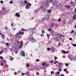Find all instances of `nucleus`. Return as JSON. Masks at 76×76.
I'll list each match as a JSON object with an SVG mask.
<instances>
[{"instance_id": "obj_34", "label": "nucleus", "mask_w": 76, "mask_h": 76, "mask_svg": "<svg viewBox=\"0 0 76 76\" xmlns=\"http://www.w3.org/2000/svg\"><path fill=\"white\" fill-rule=\"evenodd\" d=\"M3 52H4V51H3V50H1L0 51V54H2V53H3Z\"/></svg>"}, {"instance_id": "obj_38", "label": "nucleus", "mask_w": 76, "mask_h": 76, "mask_svg": "<svg viewBox=\"0 0 76 76\" xmlns=\"http://www.w3.org/2000/svg\"><path fill=\"white\" fill-rule=\"evenodd\" d=\"M42 34H44L45 33V31L44 30H43L42 31Z\"/></svg>"}, {"instance_id": "obj_18", "label": "nucleus", "mask_w": 76, "mask_h": 76, "mask_svg": "<svg viewBox=\"0 0 76 76\" xmlns=\"http://www.w3.org/2000/svg\"><path fill=\"white\" fill-rule=\"evenodd\" d=\"M52 30V29H51V28H49L48 30V32H51Z\"/></svg>"}, {"instance_id": "obj_3", "label": "nucleus", "mask_w": 76, "mask_h": 76, "mask_svg": "<svg viewBox=\"0 0 76 76\" xmlns=\"http://www.w3.org/2000/svg\"><path fill=\"white\" fill-rule=\"evenodd\" d=\"M75 2H73L72 1H71V6H72V7H73V6H74V5L76 3V0H75Z\"/></svg>"}, {"instance_id": "obj_11", "label": "nucleus", "mask_w": 76, "mask_h": 76, "mask_svg": "<svg viewBox=\"0 0 76 76\" xmlns=\"http://www.w3.org/2000/svg\"><path fill=\"white\" fill-rule=\"evenodd\" d=\"M64 7H66V8H68V9H69L70 7V6H68L67 5H66L64 6Z\"/></svg>"}, {"instance_id": "obj_59", "label": "nucleus", "mask_w": 76, "mask_h": 76, "mask_svg": "<svg viewBox=\"0 0 76 76\" xmlns=\"http://www.w3.org/2000/svg\"><path fill=\"white\" fill-rule=\"evenodd\" d=\"M6 45H9V43H7L6 44Z\"/></svg>"}, {"instance_id": "obj_42", "label": "nucleus", "mask_w": 76, "mask_h": 76, "mask_svg": "<svg viewBox=\"0 0 76 76\" xmlns=\"http://www.w3.org/2000/svg\"><path fill=\"white\" fill-rule=\"evenodd\" d=\"M5 30H7V29H8V28H7V27H6L5 28Z\"/></svg>"}, {"instance_id": "obj_49", "label": "nucleus", "mask_w": 76, "mask_h": 76, "mask_svg": "<svg viewBox=\"0 0 76 76\" xmlns=\"http://www.w3.org/2000/svg\"><path fill=\"white\" fill-rule=\"evenodd\" d=\"M0 3H1L3 4V3L4 2H3V1H0Z\"/></svg>"}, {"instance_id": "obj_31", "label": "nucleus", "mask_w": 76, "mask_h": 76, "mask_svg": "<svg viewBox=\"0 0 76 76\" xmlns=\"http://www.w3.org/2000/svg\"><path fill=\"white\" fill-rule=\"evenodd\" d=\"M48 13H51V10H49L48 11Z\"/></svg>"}, {"instance_id": "obj_4", "label": "nucleus", "mask_w": 76, "mask_h": 76, "mask_svg": "<svg viewBox=\"0 0 76 76\" xmlns=\"http://www.w3.org/2000/svg\"><path fill=\"white\" fill-rule=\"evenodd\" d=\"M55 25H56V24H55V23H51L50 26V28H54V27L55 26Z\"/></svg>"}, {"instance_id": "obj_48", "label": "nucleus", "mask_w": 76, "mask_h": 76, "mask_svg": "<svg viewBox=\"0 0 76 76\" xmlns=\"http://www.w3.org/2000/svg\"><path fill=\"white\" fill-rule=\"evenodd\" d=\"M40 36L41 37H43V36H44V34H40Z\"/></svg>"}, {"instance_id": "obj_63", "label": "nucleus", "mask_w": 76, "mask_h": 76, "mask_svg": "<svg viewBox=\"0 0 76 76\" xmlns=\"http://www.w3.org/2000/svg\"><path fill=\"white\" fill-rule=\"evenodd\" d=\"M14 74L15 75H17V72H15L14 73Z\"/></svg>"}, {"instance_id": "obj_5", "label": "nucleus", "mask_w": 76, "mask_h": 76, "mask_svg": "<svg viewBox=\"0 0 76 76\" xmlns=\"http://www.w3.org/2000/svg\"><path fill=\"white\" fill-rule=\"evenodd\" d=\"M35 28H31L30 29V31H31V32H35Z\"/></svg>"}, {"instance_id": "obj_25", "label": "nucleus", "mask_w": 76, "mask_h": 76, "mask_svg": "<svg viewBox=\"0 0 76 76\" xmlns=\"http://www.w3.org/2000/svg\"><path fill=\"white\" fill-rule=\"evenodd\" d=\"M19 34H19V33H17V35H16V37H18V36H19Z\"/></svg>"}, {"instance_id": "obj_37", "label": "nucleus", "mask_w": 76, "mask_h": 76, "mask_svg": "<svg viewBox=\"0 0 76 76\" xmlns=\"http://www.w3.org/2000/svg\"><path fill=\"white\" fill-rule=\"evenodd\" d=\"M12 3H13V1H10V4H12Z\"/></svg>"}, {"instance_id": "obj_29", "label": "nucleus", "mask_w": 76, "mask_h": 76, "mask_svg": "<svg viewBox=\"0 0 76 76\" xmlns=\"http://www.w3.org/2000/svg\"><path fill=\"white\" fill-rule=\"evenodd\" d=\"M50 49H51V50H54V47H52L50 48Z\"/></svg>"}, {"instance_id": "obj_58", "label": "nucleus", "mask_w": 76, "mask_h": 76, "mask_svg": "<svg viewBox=\"0 0 76 76\" xmlns=\"http://www.w3.org/2000/svg\"><path fill=\"white\" fill-rule=\"evenodd\" d=\"M0 58H1V59H3V57L1 56H0Z\"/></svg>"}, {"instance_id": "obj_13", "label": "nucleus", "mask_w": 76, "mask_h": 76, "mask_svg": "<svg viewBox=\"0 0 76 76\" xmlns=\"http://www.w3.org/2000/svg\"><path fill=\"white\" fill-rule=\"evenodd\" d=\"M33 38V37H28V39L30 40V41H32V38Z\"/></svg>"}, {"instance_id": "obj_33", "label": "nucleus", "mask_w": 76, "mask_h": 76, "mask_svg": "<svg viewBox=\"0 0 76 76\" xmlns=\"http://www.w3.org/2000/svg\"><path fill=\"white\" fill-rule=\"evenodd\" d=\"M60 74V72H58L56 73V75H59Z\"/></svg>"}, {"instance_id": "obj_39", "label": "nucleus", "mask_w": 76, "mask_h": 76, "mask_svg": "<svg viewBox=\"0 0 76 76\" xmlns=\"http://www.w3.org/2000/svg\"><path fill=\"white\" fill-rule=\"evenodd\" d=\"M24 2L25 3V4H27V1H24Z\"/></svg>"}, {"instance_id": "obj_28", "label": "nucleus", "mask_w": 76, "mask_h": 76, "mask_svg": "<svg viewBox=\"0 0 76 76\" xmlns=\"http://www.w3.org/2000/svg\"><path fill=\"white\" fill-rule=\"evenodd\" d=\"M6 10V9L4 7H2V11L3 10Z\"/></svg>"}, {"instance_id": "obj_41", "label": "nucleus", "mask_w": 76, "mask_h": 76, "mask_svg": "<svg viewBox=\"0 0 76 76\" xmlns=\"http://www.w3.org/2000/svg\"><path fill=\"white\" fill-rule=\"evenodd\" d=\"M58 22H60V21H61V19L60 18H59L58 20Z\"/></svg>"}, {"instance_id": "obj_12", "label": "nucleus", "mask_w": 76, "mask_h": 76, "mask_svg": "<svg viewBox=\"0 0 76 76\" xmlns=\"http://www.w3.org/2000/svg\"><path fill=\"white\" fill-rule=\"evenodd\" d=\"M51 32L52 33V35H55L56 34V32L55 31H52Z\"/></svg>"}, {"instance_id": "obj_26", "label": "nucleus", "mask_w": 76, "mask_h": 76, "mask_svg": "<svg viewBox=\"0 0 76 76\" xmlns=\"http://www.w3.org/2000/svg\"><path fill=\"white\" fill-rule=\"evenodd\" d=\"M39 8L37 10H35V12H38V11H39Z\"/></svg>"}, {"instance_id": "obj_22", "label": "nucleus", "mask_w": 76, "mask_h": 76, "mask_svg": "<svg viewBox=\"0 0 76 76\" xmlns=\"http://www.w3.org/2000/svg\"><path fill=\"white\" fill-rule=\"evenodd\" d=\"M20 34H22V35H23L24 34V32H19Z\"/></svg>"}, {"instance_id": "obj_45", "label": "nucleus", "mask_w": 76, "mask_h": 76, "mask_svg": "<svg viewBox=\"0 0 76 76\" xmlns=\"http://www.w3.org/2000/svg\"><path fill=\"white\" fill-rule=\"evenodd\" d=\"M74 13H76V8H75L74 11Z\"/></svg>"}, {"instance_id": "obj_20", "label": "nucleus", "mask_w": 76, "mask_h": 76, "mask_svg": "<svg viewBox=\"0 0 76 76\" xmlns=\"http://www.w3.org/2000/svg\"><path fill=\"white\" fill-rule=\"evenodd\" d=\"M27 75V76H29V72H26L25 73Z\"/></svg>"}, {"instance_id": "obj_40", "label": "nucleus", "mask_w": 76, "mask_h": 76, "mask_svg": "<svg viewBox=\"0 0 76 76\" xmlns=\"http://www.w3.org/2000/svg\"><path fill=\"white\" fill-rule=\"evenodd\" d=\"M14 25L13 24V23H11V26H13Z\"/></svg>"}, {"instance_id": "obj_60", "label": "nucleus", "mask_w": 76, "mask_h": 76, "mask_svg": "<svg viewBox=\"0 0 76 76\" xmlns=\"http://www.w3.org/2000/svg\"><path fill=\"white\" fill-rule=\"evenodd\" d=\"M32 40H33V41H35V39L34 38H32Z\"/></svg>"}, {"instance_id": "obj_61", "label": "nucleus", "mask_w": 76, "mask_h": 76, "mask_svg": "<svg viewBox=\"0 0 76 76\" xmlns=\"http://www.w3.org/2000/svg\"><path fill=\"white\" fill-rule=\"evenodd\" d=\"M36 74L37 75H38L39 74V72H36Z\"/></svg>"}, {"instance_id": "obj_21", "label": "nucleus", "mask_w": 76, "mask_h": 76, "mask_svg": "<svg viewBox=\"0 0 76 76\" xmlns=\"http://www.w3.org/2000/svg\"><path fill=\"white\" fill-rule=\"evenodd\" d=\"M58 64H59V66H61V65H62L63 64V63H58Z\"/></svg>"}, {"instance_id": "obj_35", "label": "nucleus", "mask_w": 76, "mask_h": 76, "mask_svg": "<svg viewBox=\"0 0 76 76\" xmlns=\"http://www.w3.org/2000/svg\"><path fill=\"white\" fill-rule=\"evenodd\" d=\"M49 61L50 62V63H51L52 64L54 63V61H52V60H51L50 61Z\"/></svg>"}, {"instance_id": "obj_16", "label": "nucleus", "mask_w": 76, "mask_h": 76, "mask_svg": "<svg viewBox=\"0 0 76 76\" xmlns=\"http://www.w3.org/2000/svg\"><path fill=\"white\" fill-rule=\"evenodd\" d=\"M10 57H11V58H9V59L10 60H13V59H14V58H12V57L11 56H10Z\"/></svg>"}, {"instance_id": "obj_24", "label": "nucleus", "mask_w": 76, "mask_h": 76, "mask_svg": "<svg viewBox=\"0 0 76 76\" xmlns=\"http://www.w3.org/2000/svg\"><path fill=\"white\" fill-rule=\"evenodd\" d=\"M65 23H66V21L65 20H64L63 22H62V23L64 24H64H65Z\"/></svg>"}, {"instance_id": "obj_57", "label": "nucleus", "mask_w": 76, "mask_h": 76, "mask_svg": "<svg viewBox=\"0 0 76 76\" xmlns=\"http://www.w3.org/2000/svg\"><path fill=\"white\" fill-rule=\"evenodd\" d=\"M26 66H27V67H28L29 66V65L28 64H27Z\"/></svg>"}, {"instance_id": "obj_54", "label": "nucleus", "mask_w": 76, "mask_h": 76, "mask_svg": "<svg viewBox=\"0 0 76 76\" xmlns=\"http://www.w3.org/2000/svg\"><path fill=\"white\" fill-rule=\"evenodd\" d=\"M37 62H38V61H39V59H37Z\"/></svg>"}, {"instance_id": "obj_46", "label": "nucleus", "mask_w": 76, "mask_h": 76, "mask_svg": "<svg viewBox=\"0 0 76 76\" xmlns=\"http://www.w3.org/2000/svg\"><path fill=\"white\" fill-rule=\"evenodd\" d=\"M72 45H73V46H74V47H76V44H73Z\"/></svg>"}, {"instance_id": "obj_51", "label": "nucleus", "mask_w": 76, "mask_h": 76, "mask_svg": "<svg viewBox=\"0 0 76 76\" xmlns=\"http://www.w3.org/2000/svg\"><path fill=\"white\" fill-rule=\"evenodd\" d=\"M74 30H72V31L71 32V33H73V32H74Z\"/></svg>"}, {"instance_id": "obj_55", "label": "nucleus", "mask_w": 76, "mask_h": 76, "mask_svg": "<svg viewBox=\"0 0 76 76\" xmlns=\"http://www.w3.org/2000/svg\"><path fill=\"white\" fill-rule=\"evenodd\" d=\"M65 66H69V65H68V64H65Z\"/></svg>"}, {"instance_id": "obj_53", "label": "nucleus", "mask_w": 76, "mask_h": 76, "mask_svg": "<svg viewBox=\"0 0 76 76\" xmlns=\"http://www.w3.org/2000/svg\"><path fill=\"white\" fill-rule=\"evenodd\" d=\"M46 19H48L49 18H48V16H46Z\"/></svg>"}, {"instance_id": "obj_14", "label": "nucleus", "mask_w": 76, "mask_h": 76, "mask_svg": "<svg viewBox=\"0 0 76 76\" xmlns=\"http://www.w3.org/2000/svg\"><path fill=\"white\" fill-rule=\"evenodd\" d=\"M2 38L3 39L5 38V36L4 34H3L1 36Z\"/></svg>"}, {"instance_id": "obj_6", "label": "nucleus", "mask_w": 76, "mask_h": 76, "mask_svg": "<svg viewBox=\"0 0 76 76\" xmlns=\"http://www.w3.org/2000/svg\"><path fill=\"white\" fill-rule=\"evenodd\" d=\"M6 63V61L4 60L2 61L1 62V66H3L4 65V63Z\"/></svg>"}, {"instance_id": "obj_1", "label": "nucleus", "mask_w": 76, "mask_h": 76, "mask_svg": "<svg viewBox=\"0 0 76 76\" xmlns=\"http://www.w3.org/2000/svg\"><path fill=\"white\" fill-rule=\"evenodd\" d=\"M45 3H46L45 4V5H41L40 6V9H42V10L43 12H45L46 10H47V8L46 6H47V4L49 3L48 2H47L46 1L45 2Z\"/></svg>"}, {"instance_id": "obj_30", "label": "nucleus", "mask_w": 76, "mask_h": 76, "mask_svg": "<svg viewBox=\"0 0 76 76\" xmlns=\"http://www.w3.org/2000/svg\"><path fill=\"white\" fill-rule=\"evenodd\" d=\"M62 53H64V54H66V51H62Z\"/></svg>"}, {"instance_id": "obj_62", "label": "nucleus", "mask_w": 76, "mask_h": 76, "mask_svg": "<svg viewBox=\"0 0 76 76\" xmlns=\"http://www.w3.org/2000/svg\"><path fill=\"white\" fill-rule=\"evenodd\" d=\"M25 75V73H22V74H21V75L22 76H23V75Z\"/></svg>"}, {"instance_id": "obj_15", "label": "nucleus", "mask_w": 76, "mask_h": 76, "mask_svg": "<svg viewBox=\"0 0 76 76\" xmlns=\"http://www.w3.org/2000/svg\"><path fill=\"white\" fill-rule=\"evenodd\" d=\"M15 16L17 17H20V15H19L18 13H16L15 14Z\"/></svg>"}, {"instance_id": "obj_19", "label": "nucleus", "mask_w": 76, "mask_h": 76, "mask_svg": "<svg viewBox=\"0 0 76 76\" xmlns=\"http://www.w3.org/2000/svg\"><path fill=\"white\" fill-rule=\"evenodd\" d=\"M20 44V45L18 46L19 48H21L22 47V44Z\"/></svg>"}, {"instance_id": "obj_56", "label": "nucleus", "mask_w": 76, "mask_h": 76, "mask_svg": "<svg viewBox=\"0 0 76 76\" xmlns=\"http://www.w3.org/2000/svg\"><path fill=\"white\" fill-rule=\"evenodd\" d=\"M51 74H53L54 73V72L52 71L51 72Z\"/></svg>"}, {"instance_id": "obj_27", "label": "nucleus", "mask_w": 76, "mask_h": 76, "mask_svg": "<svg viewBox=\"0 0 76 76\" xmlns=\"http://www.w3.org/2000/svg\"><path fill=\"white\" fill-rule=\"evenodd\" d=\"M46 18L47 17H44L42 19V20H45L46 19Z\"/></svg>"}, {"instance_id": "obj_17", "label": "nucleus", "mask_w": 76, "mask_h": 76, "mask_svg": "<svg viewBox=\"0 0 76 76\" xmlns=\"http://www.w3.org/2000/svg\"><path fill=\"white\" fill-rule=\"evenodd\" d=\"M46 64V63H45V62H44V63H42V65L43 67V66H45Z\"/></svg>"}, {"instance_id": "obj_23", "label": "nucleus", "mask_w": 76, "mask_h": 76, "mask_svg": "<svg viewBox=\"0 0 76 76\" xmlns=\"http://www.w3.org/2000/svg\"><path fill=\"white\" fill-rule=\"evenodd\" d=\"M21 29V31H26V29L23 28H22Z\"/></svg>"}, {"instance_id": "obj_50", "label": "nucleus", "mask_w": 76, "mask_h": 76, "mask_svg": "<svg viewBox=\"0 0 76 76\" xmlns=\"http://www.w3.org/2000/svg\"><path fill=\"white\" fill-rule=\"evenodd\" d=\"M62 70V69H60V68H59V72H61V71Z\"/></svg>"}, {"instance_id": "obj_8", "label": "nucleus", "mask_w": 76, "mask_h": 76, "mask_svg": "<svg viewBox=\"0 0 76 76\" xmlns=\"http://www.w3.org/2000/svg\"><path fill=\"white\" fill-rule=\"evenodd\" d=\"M72 18L74 20H75L76 19V13H74V15L73 16Z\"/></svg>"}, {"instance_id": "obj_2", "label": "nucleus", "mask_w": 76, "mask_h": 76, "mask_svg": "<svg viewBox=\"0 0 76 76\" xmlns=\"http://www.w3.org/2000/svg\"><path fill=\"white\" fill-rule=\"evenodd\" d=\"M31 5H32L31 4L29 3H28L27 4L26 6V9H29V7H31Z\"/></svg>"}, {"instance_id": "obj_47", "label": "nucleus", "mask_w": 76, "mask_h": 76, "mask_svg": "<svg viewBox=\"0 0 76 76\" xmlns=\"http://www.w3.org/2000/svg\"><path fill=\"white\" fill-rule=\"evenodd\" d=\"M64 72H66L67 71V69L65 68L64 69Z\"/></svg>"}, {"instance_id": "obj_7", "label": "nucleus", "mask_w": 76, "mask_h": 76, "mask_svg": "<svg viewBox=\"0 0 76 76\" xmlns=\"http://www.w3.org/2000/svg\"><path fill=\"white\" fill-rule=\"evenodd\" d=\"M58 35L60 37V36H61V37H64V36L62 34H61L59 33H57L56 35H55V36Z\"/></svg>"}, {"instance_id": "obj_43", "label": "nucleus", "mask_w": 76, "mask_h": 76, "mask_svg": "<svg viewBox=\"0 0 76 76\" xmlns=\"http://www.w3.org/2000/svg\"><path fill=\"white\" fill-rule=\"evenodd\" d=\"M54 59L55 60H57V58L56 56L54 57Z\"/></svg>"}, {"instance_id": "obj_10", "label": "nucleus", "mask_w": 76, "mask_h": 76, "mask_svg": "<svg viewBox=\"0 0 76 76\" xmlns=\"http://www.w3.org/2000/svg\"><path fill=\"white\" fill-rule=\"evenodd\" d=\"M22 54V56H23V57H25V53H24V51H22L21 52Z\"/></svg>"}, {"instance_id": "obj_9", "label": "nucleus", "mask_w": 76, "mask_h": 76, "mask_svg": "<svg viewBox=\"0 0 76 76\" xmlns=\"http://www.w3.org/2000/svg\"><path fill=\"white\" fill-rule=\"evenodd\" d=\"M15 44H20V42L18 40H16L15 42Z\"/></svg>"}, {"instance_id": "obj_32", "label": "nucleus", "mask_w": 76, "mask_h": 76, "mask_svg": "<svg viewBox=\"0 0 76 76\" xmlns=\"http://www.w3.org/2000/svg\"><path fill=\"white\" fill-rule=\"evenodd\" d=\"M61 42H59L58 43V47H59L60 45H61Z\"/></svg>"}, {"instance_id": "obj_44", "label": "nucleus", "mask_w": 76, "mask_h": 76, "mask_svg": "<svg viewBox=\"0 0 76 76\" xmlns=\"http://www.w3.org/2000/svg\"><path fill=\"white\" fill-rule=\"evenodd\" d=\"M57 39L56 38H54V40H55L56 41H57Z\"/></svg>"}, {"instance_id": "obj_64", "label": "nucleus", "mask_w": 76, "mask_h": 76, "mask_svg": "<svg viewBox=\"0 0 76 76\" xmlns=\"http://www.w3.org/2000/svg\"><path fill=\"white\" fill-rule=\"evenodd\" d=\"M69 39V40H71V41H72V38H70Z\"/></svg>"}, {"instance_id": "obj_52", "label": "nucleus", "mask_w": 76, "mask_h": 76, "mask_svg": "<svg viewBox=\"0 0 76 76\" xmlns=\"http://www.w3.org/2000/svg\"><path fill=\"white\" fill-rule=\"evenodd\" d=\"M50 48H47V50H48V51H50Z\"/></svg>"}, {"instance_id": "obj_36", "label": "nucleus", "mask_w": 76, "mask_h": 76, "mask_svg": "<svg viewBox=\"0 0 76 76\" xmlns=\"http://www.w3.org/2000/svg\"><path fill=\"white\" fill-rule=\"evenodd\" d=\"M47 35L48 38H50V34H47Z\"/></svg>"}]
</instances>
